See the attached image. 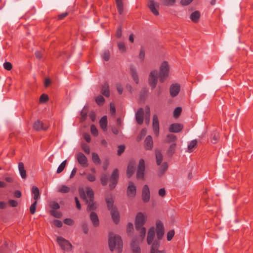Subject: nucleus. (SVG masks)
I'll return each mask as SVG.
<instances>
[{
	"label": "nucleus",
	"instance_id": "nucleus-1",
	"mask_svg": "<svg viewBox=\"0 0 253 253\" xmlns=\"http://www.w3.org/2000/svg\"><path fill=\"white\" fill-rule=\"evenodd\" d=\"M146 222L145 217L142 212H138L134 222L135 230L139 232V236L141 241L142 242L145 237L146 229L143 227Z\"/></svg>",
	"mask_w": 253,
	"mask_h": 253
},
{
	"label": "nucleus",
	"instance_id": "nucleus-2",
	"mask_svg": "<svg viewBox=\"0 0 253 253\" xmlns=\"http://www.w3.org/2000/svg\"><path fill=\"white\" fill-rule=\"evenodd\" d=\"M108 244L111 251L112 252L115 249L117 250L118 253H121L122 251L123 241L120 236L114 235L113 233H110Z\"/></svg>",
	"mask_w": 253,
	"mask_h": 253
},
{
	"label": "nucleus",
	"instance_id": "nucleus-3",
	"mask_svg": "<svg viewBox=\"0 0 253 253\" xmlns=\"http://www.w3.org/2000/svg\"><path fill=\"white\" fill-rule=\"evenodd\" d=\"M169 69V67L168 63L167 61H164L162 63L160 69L159 77L160 82L163 83L168 77Z\"/></svg>",
	"mask_w": 253,
	"mask_h": 253
},
{
	"label": "nucleus",
	"instance_id": "nucleus-4",
	"mask_svg": "<svg viewBox=\"0 0 253 253\" xmlns=\"http://www.w3.org/2000/svg\"><path fill=\"white\" fill-rule=\"evenodd\" d=\"M119 178V170L117 169H115L113 170V171L109 178V181H110L109 188H110V190H112L116 187V186L118 182Z\"/></svg>",
	"mask_w": 253,
	"mask_h": 253
},
{
	"label": "nucleus",
	"instance_id": "nucleus-5",
	"mask_svg": "<svg viewBox=\"0 0 253 253\" xmlns=\"http://www.w3.org/2000/svg\"><path fill=\"white\" fill-rule=\"evenodd\" d=\"M57 242L63 250L69 251L72 249L73 246L70 242L62 237H57Z\"/></svg>",
	"mask_w": 253,
	"mask_h": 253
},
{
	"label": "nucleus",
	"instance_id": "nucleus-6",
	"mask_svg": "<svg viewBox=\"0 0 253 253\" xmlns=\"http://www.w3.org/2000/svg\"><path fill=\"white\" fill-rule=\"evenodd\" d=\"M145 169V161L143 159H141L139 161L138 166L136 170V177L137 179H144Z\"/></svg>",
	"mask_w": 253,
	"mask_h": 253
},
{
	"label": "nucleus",
	"instance_id": "nucleus-7",
	"mask_svg": "<svg viewBox=\"0 0 253 253\" xmlns=\"http://www.w3.org/2000/svg\"><path fill=\"white\" fill-rule=\"evenodd\" d=\"M158 82V72L156 70L152 71L150 72L149 77V84L151 86L152 89H154L157 85Z\"/></svg>",
	"mask_w": 253,
	"mask_h": 253
},
{
	"label": "nucleus",
	"instance_id": "nucleus-8",
	"mask_svg": "<svg viewBox=\"0 0 253 253\" xmlns=\"http://www.w3.org/2000/svg\"><path fill=\"white\" fill-rule=\"evenodd\" d=\"M127 196L131 198H133L136 195V187L132 181L128 182V185L126 190Z\"/></svg>",
	"mask_w": 253,
	"mask_h": 253
},
{
	"label": "nucleus",
	"instance_id": "nucleus-9",
	"mask_svg": "<svg viewBox=\"0 0 253 253\" xmlns=\"http://www.w3.org/2000/svg\"><path fill=\"white\" fill-rule=\"evenodd\" d=\"M156 235L159 240H161L164 234V227L163 223L160 220L156 222Z\"/></svg>",
	"mask_w": 253,
	"mask_h": 253
},
{
	"label": "nucleus",
	"instance_id": "nucleus-10",
	"mask_svg": "<svg viewBox=\"0 0 253 253\" xmlns=\"http://www.w3.org/2000/svg\"><path fill=\"white\" fill-rule=\"evenodd\" d=\"M160 4L159 2L155 1L154 0H149L148 2V7L151 11L155 15H158L159 12L158 8H159Z\"/></svg>",
	"mask_w": 253,
	"mask_h": 253
},
{
	"label": "nucleus",
	"instance_id": "nucleus-11",
	"mask_svg": "<svg viewBox=\"0 0 253 253\" xmlns=\"http://www.w3.org/2000/svg\"><path fill=\"white\" fill-rule=\"evenodd\" d=\"M141 197L142 201L144 203H147L150 200V192L148 186L146 184L143 187Z\"/></svg>",
	"mask_w": 253,
	"mask_h": 253
},
{
	"label": "nucleus",
	"instance_id": "nucleus-12",
	"mask_svg": "<svg viewBox=\"0 0 253 253\" xmlns=\"http://www.w3.org/2000/svg\"><path fill=\"white\" fill-rule=\"evenodd\" d=\"M76 158L78 163L84 167H86L88 166L87 159L85 155L82 153L80 152L77 154Z\"/></svg>",
	"mask_w": 253,
	"mask_h": 253
},
{
	"label": "nucleus",
	"instance_id": "nucleus-13",
	"mask_svg": "<svg viewBox=\"0 0 253 253\" xmlns=\"http://www.w3.org/2000/svg\"><path fill=\"white\" fill-rule=\"evenodd\" d=\"M110 211V214L113 219V222L118 224L120 221V213L117 208H114Z\"/></svg>",
	"mask_w": 253,
	"mask_h": 253
},
{
	"label": "nucleus",
	"instance_id": "nucleus-14",
	"mask_svg": "<svg viewBox=\"0 0 253 253\" xmlns=\"http://www.w3.org/2000/svg\"><path fill=\"white\" fill-rule=\"evenodd\" d=\"M135 119L138 125H141L143 124L144 119V110L143 108H139L135 113Z\"/></svg>",
	"mask_w": 253,
	"mask_h": 253
},
{
	"label": "nucleus",
	"instance_id": "nucleus-15",
	"mask_svg": "<svg viewBox=\"0 0 253 253\" xmlns=\"http://www.w3.org/2000/svg\"><path fill=\"white\" fill-rule=\"evenodd\" d=\"M180 86L178 84H172L169 88L170 94L172 97H175L177 95L180 91Z\"/></svg>",
	"mask_w": 253,
	"mask_h": 253
},
{
	"label": "nucleus",
	"instance_id": "nucleus-16",
	"mask_svg": "<svg viewBox=\"0 0 253 253\" xmlns=\"http://www.w3.org/2000/svg\"><path fill=\"white\" fill-rule=\"evenodd\" d=\"M105 201L107 204V207L109 211L114 209V208H117L114 205V199L112 195H110L105 197Z\"/></svg>",
	"mask_w": 253,
	"mask_h": 253
},
{
	"label": "nucleus",
	"instance_id": "nucleus-17",
	"mask_svg": "<svg viewBox=\"0 0 253 253\" xmlns=\"http://www.w3.org/2000/svg\"><path fill=\"white\" fill-rule=\"evenodd\" d=\"M144 147L146 150H151L153 147V141L150 135H148L144 140Z\"/></svg>",
	"mask_w": 253,
	"mask_h": 253
},
{
	"label": "nucleus",
	"instance_id": "nucleus-18",
	"mask_svg": "<svg viewBox=\"0 0 253 253\" xmlns=\"http://www.w3.org/2000/svg\"><path fill=\"white\" fill-rule=\"evenodd\" d=\"M132 253H141V249L136 239H133L130 244Z\"/></svg>",
	"mask_w": 253,
	"mask_h": 253
},
{
	"label": "nucleus",
	"instance_id": "nucleus-19",
	"mask_svg": "<svg viewBox=\"0 0 253 253\" xmlns=\"http://www.w3.org/2000/svg\"><path fill=\"white\" fill-rule=\"evenodd\" d=\"M89 217L93 226L95 227H98L99 225V221L96 213L93 211L91 212Z\"/></svg>",
	"mask_w": 253,
	"mask_h": 253
},
{
	"label": "nucleus",
	"instance_id": "nucleus-20",
	"mask_svg": "<svg viewBox=\"0 0 253 253\" xmlns=\"http://www.w3.org/2000/svg\"><path fill=\"white\" fill-rule=\"evenodd\" d=\"M155 236V228L153 227H151L148 232L147 242L148 245H151L154 240Z\"/></svg>",
	"mask_w": 253,
	"mask_h": 253
},
{
	"label": "nucleus",
	"instance_id": "nucleus-21",
	"mask_svg": "<svg viewBox=\"0 0 253 253\" xmlns=\"http://www.w3.org/2000/svg\"><path fill=\"white\" fill-rule=\"evenodd\" d=\"M101 93L106 97L110 96L109 85L107 83H105L102 86Z\"/></svg>",
	"mask_w": 253,
	"mask_h": 253
},
{
	"label": "nucleus",
	"instance_id": "nucleus-22",
	"mask_svg": "<svg viewBox=\"0 0 253 253\" xmlns=\"http://www.w3.org/2000/svg\"><path fill=\"white\" fill-rule=\"evenodd\" d=\"M134 164L131 162H129L126 169V176L127 178H130L134 172Z\"/></svg>",
	"mask_w": 253,
	"mask_h": 253
},
{
	"label": "nucleus",
	"instance_id": "nucleus-23",
	"mask_svg": "<svg viewBox=\"0 0 253 253\" xmlns=\"http://www.w3.org/2000/svg\"><path fill=\"white\" fill-rule=\"evenodd\" d=\"M158 239V240H155L154 241L153 243H152V246L151 247V250H150V253H156L158 251H159L158 250L160 246V242Z\"/></svg>",
	"mask_w": 253,
	"mask_h": 253
},
{
	"label": "nucleus",
	"instance_id": "nucleus-24",
	"mask_svg": "<svg viewBox=\"0 0 253 253\" xmlns=\"http://www.w3.org/2000/svg\"><path fill=\"white\" fill-rule=\"evenodd\" d=\"M88 113V107L87 106H84L81 111V118L80 120L81 122H84L86 120L87 113Z\"/></svg>",
	"mask_w": 253,
	"mask_h": 253
},
{
	"label": "nucleus",
	"instance_id": "nucleus-25",
	"mask_svg": "<svg viewBox=\"0 0 253 253\" xmlns=\"http://www.w3.org/2000/svg\"><path fill=\"white\" fill-rule=\"evenodd\" d=\"M18 169L20 173V175L23 179L27 177L26 171L24 169V164L22 162L18 163Z\"/></svg>",
	"mask_w": 253,
	"mask_h": 253
},
{
	"label": "nucleus",
	"instance_id": "nucleus-26",
	"mask_svg": "<svg viewBox=\"0 0 253 253\" xmlns=\"http://www.w3.org/2000/svg\"><path fill=\"white\" fill-rule=\"evenodd\" d=\"M177 140V138L176 135L170 133L167 135L166 138L165 139V142L167 143H175Z\"/></svg>",
	"mask_w": 253,
	"mask_h": 253
},
{
	"label": "nucleus",
	"instance_id": "nucleus-27",
	"mask_svg": "<svg viewBox=\"0 0 253 253\" xmlns=\"http://www.w3.org/2000/svg\"><path fill=\"white\" fill-rule=\"evenodd\" d=\"M130 73L134 81L135 82L136 84H138L139 78L137 75V70L136 68H134V67H131L130 68Z\"/></svg>",
	"mask_w": 253,
	"mask_h": 253
},
{
	"label": "nucleus",
	"instance_id": "nucleus-28",
	"mask_svg": "<svg viewBox=\"0 0 253 253\" xmlns=\"http://www.w3.org/2000/svg\"><path fill=\"white\" fill-rule=\"evenodd\" d=\"M200 13L198 11H195L190 15V19L195 23H197L200 18Z\"/></svg>",
	"mask_w": 253,
	"mask_h": 253
},
{
	"label": "nucleus",
	"instance_id": "nucleus-29",
	"mask_svg": "<svg viewBox=\"0 0 253 253\" xmlns=\"http://www.w3.org/2000/svg\"><path fill=\"white\" fill-rule=\"evenodd\" d=\"M220 138L219 133L216 131H214L211 134V141L213 144H216Z\"/></svg>",
	"mask_w": 253,
	"mask_h": 253
},
{
	"label": "nucleus",
	"instance_id": "nucleus-30",
	"mask_svg": "<svg viewBox=\"0 0 253 253\" xmlns=\"http://www.w3.org/2000/svg\"><path fill=\"white\" fill-rule=\"evenodd\" d=\"M168 168V165L167 162H164L162 164V166L159 168V171L158 175L161 176L167 170Z\"/></svg>",
	"mask_w": 253,
	"mask_h": 253
},
{
	"label": "nucleus",
	"instance_id": "nucleus-31",
	"mask_svg": "<svg viewBox=\"0 0 253 253\" xmlns=\"http://www.w3.org/2000/svg\"><path fill=\"white\" fill-rule=\"evenodd\" d=\"M156 163L157 165L160 166L162 163L163 160V155L161 153V151L156 150L155 152Z\"/></svg>",
	"mask_w": 253,
	"mask_h": 253
},
{
	"label": "nucleus",
	"instance_id": "nucleus-32",
	"mask_svg": "<svg viewBox=\"0 0 253 253\" xmlns=\"http://www.w3.org/2000/svg\"><path fill=\"white\" fill-rule=\"evenodd\" d=\"M32 193L34 195V199L37 201L40 197V191L39 188L36 186H33L32 187Z\"/></svg>",
	"mask_w": 253,
	"mask_h": 253
},
{
	"label": "nucleus",
	"instance_id": "nucleus-33",
	"mask_svg": "<svg viewBox=\"0 0 253 253\" xmlns=\"http://www.w3.org/2000/svg\"><path fill=\"white\" fill-rule=\"evenodd\" d=\"M86 193L90 202L94 201V192L90 187L86 188Z\"/></svg>",
	"mask_w": 253,
	"mask_h": 253
},
{
	"label": "nucleus",
	"instance_id": "nucleus-34",
	"mask_svg": "<svg viewBox=\"0 0 253 253\" xmlns=\"http://www.w3.org/2000/svg\"><path fill=\"white\" fill-rule=\"evenodd\" d=\"M117 4L118 12L120 14H122L124 11V5L122 0H115Z\"/></svg>",
	"mask_w": 253,
	"mask_h": 253
},
{
	"label": "nucleus",
	"instance_id": "nucleus-35",
	"mask_svg": "<svg viewBox=\"0 0 253 253\" xmlns=\"http://www.w3.org/2000/svg\"><path fill=\"white\" fill-rule=\"evenodd\" d=\"M92 160L95 165H99L101 164V160L98 155L94 152L92 153Z\"/></svg>",
	"mask_w": 253,
	"mask_h": 253
},
{
	"label": "nucleus",
	"instance_id": "nucleus-36",
	"mask_svg": "<svg viewBox=\"0 0 253 253\" xmlns=\"http://www.w3.org/2000/svg\"><path fill=\"white\" fill-rule=\"evenodd\" d=\"M176 147V143H172L169 148V149L167 152L168 154L169 155L172 156L175 153Z\"/></svg>",
	"mask_w": 253,
	"mask_h": 253
},
{
	"label": "nucleus",
	"instance_id": "nucleus-37",
	"mask_svg": "<svg viewBox=\"0 0 253 253\" xmlns=\"http://www.w3.org/2000/svg\"><path fill=\"white\" fill-rule=\"evenodd\" d=\"M79 193L80 194V198L83 200H84L86 203H88V200L86 198L85 192L84 191L83 188H79Z\"/></svg>",
	"mask_w": 253,
	"mask_h": 253
},
{
	"label": "nucleus",
	"instance_id": "nucleus-38",
	"mask_svg": "<svg viewBox=\"0 0 253 253\" xmlns=\"http://www.w3.org/2000/svg\"><path fill=\"white\" fill-rule=\"evenodd\" d=\"M70 191V188L65 185H61L58 189V191L61 193H67Z\"/></svg>",
	"mask_w": 253,
	"mask_h": 253
},
{
	"label": "nucleus",
	"instance_id": "nucleus-39",
	"mask_svg": "<svg viewBox=\"0 0 253 253\" xmlns=\"http://www.w3.org/2000/svg\"><path fill=\"white\" fill-rule=\"evenodd\" d=\"M197 145V140L196 139L191 141L188 145V149L189 152H191L194 148Z\"/></svg>",
	"mask_w": 253,
	"mask_h": 253
},
{
	"label": "nucleus",
	"instance_id": "nucleus-40",
	"mask_svg": "<svg viewBox=\"0 0 253 253\" xmlns=\"http://www.w3.org/2000/svg\"><path fill=\"white\" fill-rule=\"evenodd\" d=\"M108 180V176L105 173L102 174L100 177V181L102 185L103 186L106 185L107 184Z\"/></svg>",
	"mask_w": 253,
	"mask_h": 253
},
{
	"label": "nucleus",
	"instance_id": "nucleus-41",
	"mask_svg": "<svg viewBox=\"0 0 253 253\" xmlns=\"http://www.w3.org/2000/svg\"><path fill=\"white\" fill-rule=\"evenodd\" d=\"M147 133V130L146 128H143L139 134L138 135L137 137V141H140L142 140V139L146 135Z\"/></svg>",
	"mask_w": 253,
	"mask_h": 253
},
{
	"label": "nucleus",
	"instance_id": "nucleus-42",
	"mask_svg": "<svg viewBox=\"0 0 253 253\" xmlns=\"http://www.w3.org/2000/svg\"><path fill=\"white\" fill-rule=\"evenodd\" d=\"M95 102L96 103L99 105L101 106L102 105L104 102H105V99L104 97L101 95H98L95 98Z\"/></svg>",
	"mask_w": 253,
	"mask_h": 253
},
{
	"label": "nucleus",
	"instance_id": "nucleus-43",
	"mask_svg": "<svg viewBox=\"0 0 253 253\" xmlns=\"http://www.w3.org/2000/svg\"><path fill=\"white\" fill-rule=\"evenodd\" d=\"M100 126H107V118L106 116H103L99 121Z\"/></svg>",
	"mask_w": 253,
	"mask_h": 253
},
{
	"label": "nucleus",
	"instance_id": "nucleus-44",
	"mask_svg": "<svg viewBox=\"0 0 253 253\" xmlns=\"http://www.w3.org/2000/svg\"><path fill=\"white\" fill-rule=\"evenodd\" d=\"M50 213L51 215L57 218H61L62 216V213L60 211H56V210H51Z\"/></svg>",
	"mask_w": 253,
	"mask_h": 253
},
{
	"label": "nucleus",
	"instance_id": "nucleus-45",
	"mask_svg": "<svg viewBox=\"0 0 253 253\" xmlns=\"http://www.w3.org/2000/svg\"><path fill=\"white\" fill-rule=\"evenodd\" d=\"M66 160H65L64 161H63L60 165V166L58 167L57 169V173H61L62 171H63L64 169H65V166H66Z\"/></svg>",
	"mask_w": 253,
	"mask_h": 253
},
{
	"label": "nucleus",
	"instance_id": "nucleus-46",
	"mask_svg": "<svg viewBox=\"0 0 253 253\" xmlns=\"http://www.w3.org/2000/svg\"><path fill=\"white\" fill-rule=\"evenodd\" d=\"M138 58L140 60V61L141 62H143V61L144 60V59H145V51H144V49L143 48H141L140 50L139 56H138Z\"/></svg>",
	"mask_w": 253,
	"mask_h": 253
},
{
	"label": "nucleus",
	"instance_id": "nucleus-47",
	"mask_svg": "<svg viewBox=\"0 0 253 253\" xmlns=\"http://www.w3.org/2000/svg\"><path fill=\"white\" fill-rule=\"evenodd\" d=\"M88 117L92 123H95L97 121L96 114L94 112H90L88 115Z\"/></svg>",
	"mask_w": 253,
	"mask_h": 253
},
{
	"label": "nucleus",
	"instance_id": "nucleus-48",
	"mask_svg": "<svg viewBox=\"0 0 253 253\" xmlns=\"http://www.w3.org/2000/svg\"><path fill=\"white\" fill-rule=\"evenodd\" d=\"M37 204V201H35L30 207V211L32 214H34L36 212Z\"/></svg>",
	"mask_w": 253,
	"mask_h": 253
},
{
	"label": "nucleus",
	"instance_id": "nucleus-49",
	"mask_svg": "<svg viewBox=\"0 0 253 253\" xmlns=\"http://www.w3.org/2000/svg\"><path fill=\"white\" fill-rule=\"evenodd\" d=\"M49 206L50 207L53 209L52 210H58L60 208L59 204L55 201L51 202Z\"/></svg>",
	"mask_w": 253,
	"mask_h": 253
},
{
	"label": "nucleus",
	"instance_id": "nucleus-50",
	"mask_svg": "<svg viewBox=\"0 0 253 253\" xmlns=\"http://www.w3.org/2000/svg\"><path fill=\"white\" fill-rule=\"evenodd\" d=\"M82 148L85 153L89 154L90 153V148L87 144L86 143H83L82 144Z\"/></svg>",
	"mask_w": 253,
	"mask_h": 253
},
{
	"label": "nucleus",
	"instance_id": "nucleus-51",
	"mask_svg": "<svg viewBox=\"0 0 253 253\" xmlns=\"http://www.w3.org/2000/svg\"><path fill=\"white\" fill-rule=\"evenodd\" d=\"M48 100V96L47 94H42L40 97V102L41 103H45Z\"/></svg>",
	"mask_w": 253,
	"mask_h": 253
},
{
	"label": "nucleus",
	"instance_id": "nucleus-52",
	"mask_svg": "<svg viewBox=\"0 0 253 253\" xmlns=\"http://www.w3.org/2000/svg\"><path fill=\"white\" fill-rule=\"evenodd\" d=\"M181 111H182V109H181V107H176L173 111V116L175 118L178 117L180 115V114L181 112Z\"/></svg>",
	"mask_w": 253,
	"mask_h": 253
},
{
	"label": "nucleus",
	"instance_id": "nucleus-53",
	"mask_svg": "<svg viewBox=\"0 0 253 253\" xmlns=\"http://www.w3.org/2000/svg\"><path fill=\"white\" fill-rule=\"evenodd\" d=\"M96 209V207L95 205V203H94V201L93 202H90L88 204L87 207V211H94Z\"/></svg>",
	"mask_w": 253,
	"mask_h": 253
},
{
	"label": "nucleus",
	"instance_id": "nucleus-54",
	"mask_svg": "<svg viewBox=\"0 0 253 253\" xmlns=\"http://www.w3.org/2000/svg\"><path fill=\"white\" fill-rule=\"evenodd\" d=\"M175 232L174 230H169L167 233V240L170 241L174 235Z\"/></svg>",
	"mask_w": 253,
	"mask_h": 253
},
{
	"label": "nucleus",
	"instance_id": "nucleus-55",
	"mask_svg": "<svg viewBox=\"0 0 253 253\" xmlns=\"http://www.w3.org/2000/svg\"><path fill=\"white\" fill-rule=\"evenodd\" d=\"M118 46L119 48V49L123 52H124L126 50V47L125 45V43L124 42H120L118 43Z\"/></svg>",
	"mask_w": 253,
	"mask_h": 253
},
{
	"label": "nucleus",
	"instance_id": "nucleus-56",
	"mask_svg": "<svg viewBox=\"0 0 253 253\" xmlns=\"http://www.w3.org/2000/svg\"><path fill=\"white\" fill-rule=\"evenodd\" d=\"M163 3L165 5L169 6L172 5L174 4L176 0H163Z\"/></svg>",
	"mask_w": 253,
	"mask_h": 253
},
{
	"label": "nucleus",
	"instance_id": "nucleus-57",
	"mask_svg": "<svg viewBox=\"0 0 253 253\" xmlns=\"http://www.w3.org/2000/svg\"><path fill=\"white\" fill-rule=\"evenodd\" d=\"M125 149V146L124 145H121L118 146V150L117 154L118 156H121L124 152Z\"/></svg>",
	"mask_w": 253,
	"mask_h": 253
},
{
	"label": "nucleus",
	"instance_id": "nucleus-58",
	"mask_svg": "<svg viewBox=\"0 0 253 253\" xmlns=\"http://www.w3.org/2000/svg\"><path fill=\"white\" fill-rule=\"evenodd\" d=\"M153 126H159L158 118L156 115L153 117Z\"/></svg>",
	"mask_w": 253,
	"mask_h": 253
},
{
	"label": "nucleus",
	"instance_id": "nucleus-59",
	"mask_svg": "<svg viewBox=\"0 0 253 253\" xmlns=\"http://www.w3.org/2000/svg\"><path fill=\"white\" fill-rule=\"evenodd\" d=\"M102 58L105 61H108L110 58V53L108 50L105 51L102 54Z\"/></svg>",
	"mask_w": 253,
	"mask_h": 253
},
{
	"label": "nucleus",
	"instance_id": "nucleus-60",
	"mask_svg": "<svg viewBox=\"0 0 253 253\" xmlns=\"http://www.w3.org/2000/svg\"><path fill=\"white\" fill-rule=\"evenodd\" d=\"M3 67L5 70L10 71L12 68V65L11 63L9 62H6L3 64Z\"/></svg>",
	"mask_w": 253,
	"mask_h": 253
},
{
	"label": "nucleus",
	"instance_id": "nucleus-61",
	"mask_svg": "<svg viewBox=\"0 0 253 253\" xmlns=\"http://www.w3.org/2000/svg\"><path fill=\"white\" fill-rule=\"evenodd\" d=\"M133 230V226L132 223L129 222L127 225L126 232L127 234L130 233Z\"/></svg>",
	"mask_w": 253,
	"mask_h": 253
},
{
	"label": "nucleus",
	"instance_id": "nucleus-62",
	"mask_svg": "<svg viewBox=\"0 0 253 253\" xmlns=\"http://www.w3.org/2000/svg\"><path fill=\"white\" fill-rule=\"evenodd\" d=\"M183 127H169V131L170 132H179L182 130Z\"/></svg>",
	"mask_w": 253,
	"mask_h": 253
},
{
	"label": "nucleus",
	"instance_id": "nucleus-63",
	"mask_svg": "<svg viewBox=\"0 0 253 253\" xmlns=\"http://www.w3.org/2000/svg\"><path fill=\"white\" fill-rule=\"evenodd\" d=\"M82 230L84 234H87L88 231V226L86 223H83L82 225Z\"/></svg>",
	"mask_w": 253,
	"mask_h": 253
},
{
	"label": "nucleus",
	"instance_id": "nucleus-64",
	"mask_svg": "<svg viewBox=\"0 0 253 253\" xmlns=\"http://www.w3.org/2000/svg\"><path fill=\"white\" fill-rule=\"evenodd\" d=\"M64 223L68 225H73L74 221L71 218H66L64 220Z\"/></svg>",
	"mask_w": 253,
	"mask_h": 253
}]
</instances>
